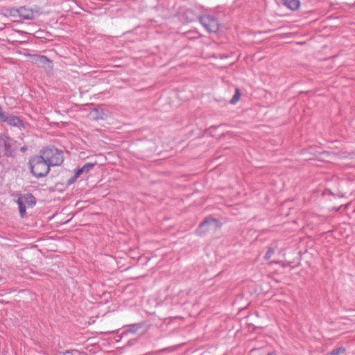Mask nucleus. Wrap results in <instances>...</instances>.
<instances>
[{
	"label": "nucleus",
	"mask_w": 355,
	"mask_h": 355,
	"mask_svg": "<svg viewBox=\"0 0 355 355\" xmlns=\"http://www.w3.org/2000/svg\"><path fill=\"white\" fill-rule=\"evenodd\" d=\"M31 172L37 178L46 176L50 171V166L41 155L32 157L29 161Z\"/></svg>",
	"instance_id": "1"
},
{
	"label": "nucleus",
	"mask_w": 355,
	"mask_h": 355,
	"mask_svg": "<svg viewBox=\"0 0 355 355\" xmlns=\"http://www.w3.org/2000/svg\"><path fill=\"white\" fill-rule=\"evenodd\" d=\"M40 155L50 166H60L64 161L63 153L54 147H47L40 151Z\"/></svg>",
	"instance_id": "2"
},
{
	"label": "nucleus",
	"mask_w": 355,
	"mask_h": 355,
	"mask_svg": "<svg viewBox=\"0 0 355 355\" xmlns=\"http://www.w3.org/2000/svg\"><path fill=\"white\" fill-rule=\"evenodd\" d=\"M200 22L209 33H216L219 29L218 19L211 14H204L200 17Z\"/></svg>",
	"instance_id": "3"
},
{
	"label": "nucleus",
	"mask_w": 355,
	"mask_h": 355,
	"mask_svg": "<svg viewBox=\"0 0 355 355\" xmlns=\"http://www.w3.org/2000/svg\"><path fill=\"white\" fill-rule=\"evenodd\" d=\"M220 227V222L213 218L205 219L200 225L198 230V234H204L209 231L216 230Z\"/></svg>",
	"instance_id": "4"
},
{
	"label": "nucleus",
	"mask_w": 355,
	"mask_h": 355,
	"mask_svg": "<svg viewBox=\"0 0 355 355\" xmlns=\"http://www.w3.org/2000/svg\"><path fill=\"white\" fill-rule=\"evenodd\" d=\"M0 120L2 122L6 123L8 125L21 128L23 126L22 121L18 117L12 114L5 112L3 111L1 106L0 105Z\"/></svg>",
	"instance_id": "5"
},
{
	"label": "nucleus",
	"mask_w": 355,
	"mask_h": 355,
	"mask_svg": "<svg viewBox=\"0 0 355 355\" xmlns=\"http://www.w3.org/2000/svg\"><path fill=\"white\" fill-rule=\"evenodd\" d=\"M12 144V139L5 134H0V148L4 149L5 155L8 157L11 155Z\"/></svg>",
	"instance_id": "6"
},
{
	"label": "nucleus",
	"mask_w": 355,
	"mask_h": 355,
	"mask_svg": "<svg viewBox=\"0 0 355 355\" xmlns=\"http://www.w3.org/2000/svg\"><path fill=\"white\" fill-rule=\"evenodd\" d=\"M10 15L14 17L19 16L23 19H32L34 18L33 11L24 7L10 11Z\"/></svg>",
	"instance_id": "7"
},
{
	"label": "nucleus",
	"mask_w": 355,
	"mask_h": 355,
	"mask_svg": "<svg viewBox=\"0 0 355 355\" xmlns=\"http://www.w3.org/2000/svg\"><path fill=\"white\" fill-rule=\"evenodd\" d=\"M17 200H21V202L28 207L34 206L36 202L35 197L31 193L20 196Z\"/></svg>",
	"instance_id": "8"
},
{
	"label": "nucleus",
	"mask_w": 355,
	"mask_h": 355,
	"mask_svg": "<svg viewBox=\"0 0 355 355\" xmlns=\"http://www.w3.org/2000/svg\"><path fill=\"white\" fill-rule=\"evenodd\" d=\"M33 60L38 67H44L46 64L51 62L50 60L45 55H33Z\"/></svg>",
	"instance_id": "9"
},
{
	"label": "nucleus",
	"mask_w": 355,
	"mask_h": 355,
	"mask_svg": "<svg viewBox=\"0 0 355 355\" xmlns=\"http://www.w3.org/2000/svg\"><path fill=\"white\" fill-rule=\"evenodd\" d=\"M283 4L291 10H296L300 6L299 0H282Z\"/></svg>",
	"instance_id": "10"
},
{
	"label": "nucleus",
	"mask_w": 355,
	"mask_h": 355,
	"mask_svg": "<svg viewBox=\"0 0 355 355\" xmlns=\"http://www.w3.org/2000/svg\"><path fill=\"white\" fill-rule=\"evenodd\" d=\"M346 352V348L344 346H338L334 348L330 352L325 355H340Z\"/></svg>",
	"instance_id": "11"
},
{
	"label": "nucleus",
	"mask_w": 355,
	"mask_h": 355,
	"mask_svg": "<svg viewBox=\"0 0 355 355\" xmlns=\"http://www.w3.org/2000/svg\"><path fill=\"white\" fill-rule=\"evenodd\" d=\"M17 202L19 207L20 216L21 218H23L26 214L27 206H26L24 203L21 202V200H17Z\"/></svg>",
	"instance_id": "12"
},
{
	"label": "nucleus",
	"mask_w": 355,
	"mask_h": 355,
	"mask_svg": "<svg viewBox=\"0 0 355 355\" xmlns=\"http://www.w3.org/2000/svg\"><path fill=\"white\" fill-rule=\"evenodd\" d=\"M94 166L95 163H86L81 167L83 173L84 174H87L94 168Z\"/></svg>",
	"instance_id": "13"
},
{
	"label": "nucleus",
	"mask_w": 355,
	"mask_h": 355,
	"mask_svg": "<svg viewBox=\"0 0 355 355\" xmlns=\"http://www.w3.org/2000/svg\"><path fill=\"white\" fill-rule=\"evenodd\" d=\"M240 92L239 89L238 88L236 89L235 94L232 96V99L230 100L231 104H236L240 99Z\"/></svg>",
	"instance_id": "14"
},
{
	"label": "nucleus",
	"mask_w": 355,
	"mask_h": 355,
	"mask_svg": "<svg viewBox=\"0 0 355 355\" xmlns=\"http://www.w3.org/2000/svg\"><path fill=\"white\" fill-rule=\"evenodd\" d=\"M275 253V249L272 247L268 248L266 254L264 255V259L266 260H268Z\"/></svg>",
	"instance_id": "15"
},
{
	"label": "nucleus",
	"mask_w": 355,
	"mask_h": 355,
	"mask_svg": "<svg viewBox=\"0 0 355 355\" xmlns=\"http://www.w3.org/2000/svg\"><path fill=\"white\" fill-rule=\"evenodd\" d=\"M141 327L140 324H134L131 325L128 329V331L131 333H135Z\"/></svg>",
	"instance_id": "16"
},
{
	"label": "nucleus",
	"mask_w": 355,
	"mask_h": 355,
	"mask_svg": "<svg viewBox=\"0 0 355 355\" xmlns=\"http://www.w3.org/2000/svg\"><path fill=\"white\" fill-rule=\"evenodd\" d=\"M82 174H84V173H83L81 168H78L75 170V173H74L73 175L75 176V178H78Z\"/></svg>",
	"instance_id": "17"
},
{
	"label": "nucleus",
	"mask_w": 355,
	"mask_h": 355,
	"mask_svg": "<svg viewBox=\"0 0 355 355\" xmlns=\"http://www.w3.org/2000/svg\"><path fill=\"white\" fill-rule=\"evenodd\" d=\"M78 178H75V176L73 175L71 178H70L68 181H67V183L68 184H73V182H76V180H77Z\"/></svg>",
	"instance_id": "18"
},
{
	"label": "nucleus",
	"mask_w": 355,
	"mask_h": 355,
	"mask_svg": "<svg viewBox=\"0 0 355 355\" xmlns=\"http://www.w3.org/2000/svg\"><path fill=\"white\" fill-rule=\"evenodd\" d=\"M267 355H277V354L275 352H269Z\"/></svg>",
	"instance_id": "19"
}]
</instances>
